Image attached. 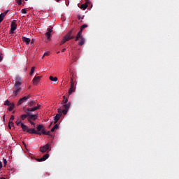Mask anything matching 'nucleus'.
I'll use <instances>...</instances> for the list:
<instances>
[{"label": "nucleus", "mask_w": 179, "mask_h": 179, "mask_svg": "<svg viewBox=\"0 0 179 179\" xmlns=\"http://www.w3.org/2000/svg\"><path fill=\"white\" fill-rule=\"evenodd\" d=\"M22 86V78L19 76L15 77V82L13 86V93L14 96H17L18 93H20L22 92V88L20 87Z\"/></svg>", "instance_id": "1"}, {"label": "nucleus", "mask_w": 179, "mask_h": 179, "mask_svg": "<svg viewBox=\"0 0 179 179\" xmlns=\"http://www.w3.org/2000/svg\"><path fill=\"white\" fill-rule=\"evenodd\" d=\"M72 30H71L66 36L63 37V39L66 41H69V40H72L75 38V36H71Z\"/></svg>", "instance_id": "2"}, {"label": "nucleus", "mask_w": 179, "mask_h": 179, "mask_svg": "<svg viewBox=\"0 0 179 179\" xmlns=\"http://www.w3.org/2000/svg\"><path fill=\"white\" fill-rule=\"evenodd\" d=\"M61 115H62V113L61 112V108H58V113L56 114V115L53 117L54 124H57L58 121H59V118H61Z\"/></svg>", "instance_id": "3"}, {"label": "nucleus", "mask_w": 179, "mask_h": 179, "mask_svg": "<svg viewBox=\"0 0 179 179\" xmlns=\"http://www.w3.org/2000/svg\"><path fill=\"white\" fill-rule=\"evenodd\" d=\"M40 150L42 153H45L47 150H51V145L50 143H47L46 145H43V147L40 148Z\"/></svg>", "instance_id": "4"}, {"label": "nucleus", "mask_w": 179, "mask_h": 179, "mask_svg": "<svg viewBox=\"0 0 179 179\" xmlns=\"http://www.w3.org/2000/svg\"><path fill=\"white\" fill-rule=\"evenodd\" d=\"M51 33H52V28H48V32L45 34L47 38L46 43H48L51 40Z\"/></svg>", "instance_id": "5"}, {"label": "nucleus", "mask_w": 179, "mask_h": 179, "mask_svg": "<svg viewBox=\"0 0 179 179\" xmlns=\"http://www.w3.org/2000/svg\"><path fill=\"white\" fill-rule=\"evenodd\" d=\"M31 97L30 95H28L27 96H24L21 99H20V100L17 102V106H21V104H23V103H24L25 101H27L28 99H29Z\"/></svg>", "instance_id": "6"}, {"label": "nucleus", "mask_w": 179, "mask_h": 179, "mask_svg": "<svg viewBox=\"0 0 179 179\" xmlns=\"http://www.w3.org/2000/svg\"><path fill=\"white\" fill-rule=\"evenodd\" d=\"M27 132H28V134H36V135H43V133L36 131V130L33 128L28 129Z\"/></svg>", "instance_id": "7"}, {"label": "nucleus", "mask_w": 179, "mask_h": 179, "mask_svg": "<svg viewBox=\"0 0 179 179\" xmlns=\"http://www.w3.org/2000/svg\"><path fill=\"white\" fill-rule=\"evenodd\" d=\"M41 79V76H35L32 80L34 85H38V82Z\"/></svg>", "instance_id": "8"}, {"label": "nucleus", "mask_w": 179, "mask_h": 179, "mask_svg": "<svg viewBox=\"0 0 179 179\" xmlns=\"http://www.w3.org/2000/svg\"><path fill=\"white\" fill-rule=\"evenodd\" d=\"M17 27V25L16 24V22H12L10 25L11 33H15V30H16Z\"/></svg>", "instance_id": "9"}, {"label": "nucleus", "mask_w": 179, "mask_h": 179, "mask_svg": "<svg viewBox=\"0 0 179 179\" xmlns=\"http://www.w3.org/2000/svg\"><path fill=\"white\" fill-rule=\"evenodd\" d=\"M50 157V155L45 154L42 158L38 159V162H45Z\"/></svg>", "instance_id": "10"}, {"label": "nucleus", "mask_w": 179, "mask_h": 179, "mask_svg": "<svg viewBox=\"0 0 179 179\" xmlns=\"http://www.w3.org/2000/svg\"><path fill=\"white\" fill-rule=\"evenodd\" d=\"M27 120H28V121H30L31 120H34V121L35 120H37V115L29 114Z\"/></svg>", "instance_id": "11"}, {"label": "nucleus", "mask_w": 179, "mask_h": 179, "mask_svg": "<svg viewBox=\"0 0 179 179\" xmlns=\"http://www.w3.org/2000/svg\"><path fill=\"white\" fill-rule=\"evenodd\" d=\"M36 110H37V108H36V106H34L33 108H27L25 110V113L29 115V114H31L30 111H36Z\"/></svg>", "instance_id": "12"}, {"label": "nucleus", "mask_w": 179, "mask_h": 179, "mask_svg": "<svg viewBox=\"0 0 179 179\" xmlns=\"http://www.w3.org/2000/svg\"><path fill=\"white\" fill-rule=\"evenodd\" d=\"M44 128V126H43V124H38L36 127V132H43V129Z\"/></svg>", "instance_id": "13"}, {"label": "nucleus", "mask_w": 179, "mask_h": 179, "mask_svg": "<svg viewBox=\"0 0 179 179\" xmlns=\"http://www.w3.org/2000/svg\"><path fill=\"white\" fill-rule=\"evenodd\" d=\"M82 31H82V29H80L79 31V32L78 33V34L76 37V41H78V40H79V38H82Z\"/></svg>", "instance_id": "14"}, {"label": "nucleus", "mask_w": 179, "mask_h": 179, "mask_svg": "<svg viewBox=\"0 0 179 179\" xmlns=\"http://www.w3.org/2000/svg\"><path fill=\"white\" fill-rule=\"evenodd\" d=\"M22 40L26 44H30V38L23 36Z\"/></svg>", "instance_id": "15"}, {"label": "nucleus", "mask_w": 179, "mask_h": 179, "mask_svg": "<svg viewBox=\"0 0 179 179\" xmlns=\"http://www.w3.org/2000/svg\"><path fill=\"white\" fill-rule=\"evenodd\" d=\"M34 104H36V101H34V99H32L31 101H29L28 102L29 107H33V106H34Z\"/></svg>", "instance_id": "16"}, {"label": "nucleus", "mask_w": 179, "mask_h": 179, "mask_svg": "<svg viewBox=\"0 0 179 179\" xmlns=\"http://www.w3.org/2000/svg\"><path fill=\"white\" fill-rule=\"evenodd\" d=\"M21 127L24 131H27V130L29 129V128H27V127L24 124L21 123Z\"/></svg>", "instance_id": "17"}, {"label": "nucleus", "mask_w": 179, "mask_h": 179, "mask_svg": "<svg viewBox=\"0 0 179 179\" xmlns=\"http://www.w3.org/2000/svg\"><path fill=\"white\" fill-rule=\"evenodd\" d=\"M49 79H50V80H51L52 82H57V80H58V78H57V77H52V76H50V77H49Z\"/></svg>", "instance_id": "18"}, {"label": "nucleus", "mask_w": 179, "mask_h": 179, "mask_svg": "<svg viewBox=\"0 0 179 179\" xmlns=\"http://www.w3.org/2000/svg\"><path fill=\"white\" fill-rule=\"evenodd\" d=\"M15 108V103H12L8 108V111H12Z\"/></svg>", "instance_id": "19"}, {"label": "nucleus", "mask_w": 179, "mask_h": 179, "mask_svg": "<svg viewBox=\"0 0 179 179\" xmlns=\"http://www.w3.org/2000/svg\"><path fill=\"white\" fill-rule=\"evenodd\" d=\"M42 135H51V132L50 131H45V129H42V132H41Z\"/></svg>", "instance_id": "20"}, {"label": "nucleus", "mask_w": 179, "mask_h": 179, "mask_svg": "<svg viewBox=\"0 0 179 179\" xmlns=\"http://www.w3.org/2000/svg\"><path fill=\"white\" fill-rule=\"evenodd\" d=\"M63 107L65 108V110H69V108L71 107V103H69L67 104H64Z\"/></svg>", "instance_id": "21"}, {"label": "nucleus", "mask_w": 179, "mask_h": 179, "mask_svg": "<svg viewBox=\"0 0 179 179\" xmlns=\"http://www.w3.org/2000/svg\"><path fill=\"white\" fill-rule=\"evenodd\" d=\"M81 40L78 43L79 45H83L85 44V39L83 38V36H81Z\"/></svg>", "instance_id": "22"}, {"label": "nucleus", "mask_w": 179, "mask_h": 179, "mask_svg": "<svg viewBox=\"0 0 179 179\" xmlns=\"http://www.w3.org/2000/svg\"><path fill=\"white\" fill-rule=\"evenodd\" d=\"M27 117H29V114L27 113V115L26 114L22 115L20 116V118H21V120H26V118H27Z\"/></svg>", "instance_id": "23"}, {"label": "nucleus", "mask_w": 179, "mask_h": 179, "mask_svg": "<svg viewBox=\"0 0 179 179\" xmlns=\"http://www.w3.org/2000/svg\"><path fill=\"white\" fill-rule=\"evenodd\" d=\"M59 127L58 126V124H56L52 129H51V131L54 132V131H55V129H58Z\"/></svg>", "instance_id": "24"}, {"label": "nucleus", "mask_w": 179, "mask_h": 179, "mask_svg": "<svg viewBox=\"0 0 179 179\" xmlns=\"http://www.w3.org/2000/svg\"><path fill=\"white\" fill-rule=\"evenodd\" d=\"M87 8V4H83L80 6V9H83V10H86Z\"/></svg>", "instance_id": "25"}, {"label": "nucleus", "mask_w": 179, "mask_h": 179, "mask_svg": "<svg viewBox=\"0 0 179 179\" xmlns=\"http://www.w3.org/2000/svg\"><path fill=\"white\" fill-rule=\"evenodd\" d=\"M71 87L75 89V84L73 83V78H71Z\"/></svg>", "instance_id": "26"}, {"label": "nucleus", "mask_w": 179, "mask_h": 179, "mask_svg": "<svg viewBox=\"0 0 179 179\" xmlns=\"http://www.w3.org/2000/svg\"><path fill=\"white\" fill-rule=\"evenodd\" d=\"M62 104H66L68 103V99H65V96H63Z\"/></svg>", "instance_id": "27"}, {"label": "nucleus", "mask_w": 179, "mask_h": 179, "mask_svg": "<svg viewBox=\"0 0 179 179\" xmlns=\"http://www.w3.org/2000/svg\"><path fill=\"white\" fill-rule=\"evenodd\" d=\"M3 104H4V106H10L12 104V103H10V101H9V100H6V101H5Z\"/></svg>", "instance_id": "28"}, {"label": "nucleus", "mask_w": 179, "mask_h": 179, "mask_svg": "<svg viewBox=\"0 0 179 179\" xmlns=\"http://www.w3.org/2000/svg\"><path fill=\"white\" fill-rule=\"evenodd\" d=\"M3 17H5V15L1 13L0 14V23L3 20Z\"/></svg>", "instance_id": "29"}, {"label": "nucleus", "mask_w": 179, "mask_h": 179, "mask_svg": "<svg viewBox=\"0 0 179 179\" xmlns=\"http://www.w3.org/2000/svg\"><path fill=\"white\" fill-rule=\"evenodd\" d=\"M73 92H75V88L70 87L69 94H71V93H73Z\"/></svg>", "instance_id": "30"}, {"label": "nucleus", "mask_w": 179, "mask_h": 179, "mask_svg": "<svg viewBox=\"0 0 179 179\" xmlns=\"http://www.w3.org/2000/svg\"><path fill=\"white\" fill-rule=\"evenodd\" d=\"M61 113H63V114H64V115H66V114H68V110H66V109H64L63 110H61Z\"/></svg>", "instance_id": "31"}, {"label": "nucleus", "mask_w": 179, "mask_h": 179, "mask_svg": "<svg viewBox=\"0 0 179 179\" xmlns=\"http://www.w3.org/2000/svg\"><path fill=\"white\" fill-rule=\"evenodd\" d=\"M34 69H35V67H32L31 69V72H30V76H33V73H34Z\"/></svg>", "instance_id": "32"}, {"label": "nucleus", "mask_w": 179, "mask_h": 179, "mask_svg": "<svg viewBox=\"0 0 179 179\" xmlns=\"http://www.w3.org/2000/svg\"><path fill=\"white\" fill-rule=\"evenodd\" d=\"M87 27V24H83L81 26V30L83 31V29H86Z\"/></svg>", "instance_id": "33"}, {"label": "nucleus", "mask_w": 179, "mask_h": 179, "mask_svg": "<svg viewBox=\"0 0 179 179\" xmlns=\"http://www.w3.org/2000/svg\"><path fill=\"white\" fill-rule=\"evenodd\" d=\"M8 12H9V10H6L4 13H1L4 16H6L8 14Z\"/></svg>", "instance_id": "34"}, {"label": "nucleus", "mask_w": 179, "mask_h": 179, "mask_svg": "<svg viewBox=\"0 0 179 179\" xmlns=\"http://www.w3.org/2000/svg\"><path fill=\"white\" fill-rule=\"evenodd\" d=\"M16 124L19 127V125H22V121H17Z\"/></svg>", "instance_id": "35"}, {"label": "nucleus", "mask_w": 179, "mask_h": 179, "mask_svg": "<svg viewBox=\"0 0 179 179\" xmlns=\"http://www.w3.org/2000/svg\"><path fill=\"white\" fill-rule=\"evenodd\" d=\"M16 2L18 5H22V0H16Z\"/></svg>", "instance_id": "36"}, {"label": "nucleus", "mask_w": 179, "mask_h": 179, "mask_svg": "<svg viewBox=\"0 0 179 179\" xmlns=\"http://www.w3.org/2000/svg\"><path fill=\"white\" fill-rule=\"evenodd\" d=\"M22 13H24V15H26V13H27V11H26V9L23 8L22 10Z\"/></svg>", "instance_id": "37"}, {"label": "nucleus", "mask_w": 179, "mask_h": 179, "mask_svg": "<svg viewBox=\"0 0 179 179\" xmlns=\"http://www.w3.org/2000/svg\"><path fill=\"white\" fill-rule=\"evenodd\" d=\"M66 41L62 38L61 43H60V45H62V44H65Z\"/></svg>", "instance_id": "38"}, {"label": "nucleus", "mask_w": 179, "mask_h": 179, "mask_svg": "<svg viewBox=\"0 0 179 179\" xmlns=\"http://www.w3.org/2000/svg\"><path fill=\"white\" fill-rule=\"evenodd\" d=\"M7 164H8V162L6 161V159H3V164H4V166H6Z\"/></svg>", "instance_id": "39"}, {"label": "nucleus", "mask_w": 179, "mask_h": 179, "mask_svg": "<svg viewBox=\"0 0 179 179\" xmlns=\"http://www.w3.org/2000/svg\"><path fill=\"white\" fill-rule=\"evenodd\" d=\"M44 55H45V56L50 55V52H45V53H44Z\"/></svg>", "instance_id": "40"}, {"label": "nucleus", "mask_w": 179, "mask_h": 179, "mask_svg": "<svg viewBox=\"0 0 179 179\" xmlns=\"http://www.w3.org/2000/svg\"><path fill=\"white\" fill-rule=\"evenodd\" d=\"M30 122L31 125H35L34 122L31 120L29 121Z\"/></svg>", "instance_id": "41"}, {"label": "nucleus", "mask_w": 179, "mask_h": 179, "mask_svg": "<svg viewBox=\"0 0 179 179\" xmlns=\"http://www.w3.org/2000/svg\"><path fill=\"white\" fill-rule=\"evenodd\" d=\"M2 59H3L2 55H1V54H0V62H2Z\"/></svg>", "instance_id": "42"}, {"label": "nucleus", "mask_w": 179, "mask_h": 179, "mask_svg": "<svg viewBox=\"0 0 179 179\" xmlns=\"http://www.w3.org/2000/svg\"><path fill=\"white\" fill-rule=\"evenodd\" d=\"M40 107H41V106H40V105H37V106H35V108H37V110H38L39 108H40Z\"/></svg>", "instance_id": "43"}, {"label": "nucleus", "mask_w": 179, "mask_h": 179, "mask_svg": "<svg viewBox=\"0 0 179 179\" xmlns=\"http://www.w3.org/2000/svg\"><path fill=\"white\" fill-rule=\"evenodd\" d=\"M10 125H13V122H9V127L10 128Z\"/></svg>", "instance_id": "44"}, {"label": "nucleus", "mask_w": 179, "mask_h": 179, "mask_svg": "<svg viewBox=\"0 0 179 179\" xmlns=\"http://www.w3.org/2000/svg\"><path fill=\"white\" fill-rule=\"evenodd\" d=\"M10 120L13 121V120H15V116H13V115H11V117H10Z\"/></svg>", "instance_id": "45"}, {"label": "nucleus", "mask_w": 179, "mask_h": 179, "mask_svg": "<svg viewBox=\"0 0 179 179\" xmlns=\"http://www.w3.org/2000/svg\"><path fill=\"white\" fill-rule=\"evenodd\" d=\"M78 20H80V19H81L80 15H78Z\"/></svg>", "instance_id": "46"}, {"label": "nucleus", "mask_w": 179, "mask_h": 179, "mask_svg": "<svg viewBox=\"0 0 179 179\" xmlns=\"http://www.w3.org/2000/svg\"><path fill=\"white\" fill-rule=\"evenodd\" d=\"M2 169V162L0 161V169Z\"/></svg>", "instance_id": "47"}, {"label": "nucleus", "mask_w": 179, "mask_h": 179, "mask_svg": "<svg viewBox=\"0 0 179 179\" xmlns=\"http://www.w3.org/2000/svg\"><path fill=\"white\" fill-rule=\"evenodd\" d=\"M66 50V48H64L62 50V52H64Z\"/></svg>", "instance_id": "48"}, {"label": "nucleus", "mask_w": 179, "mask_h": 179, "mask_svg": "<svg viewBox=\"0 0 179 179\" xmlns=\"http://www.w3.org/2000/svg\"><path fill=\"white\" fill-rule=\"evenodd\" d=\"M34 40L32 39L31 42V45H34Z\"/></svg>", "instance_id": "49"}, {"label": "nucleus", "mask_w": 179, "mask_h": 179, "mask_svg": "<svg viewBox=\"0 0 179 179\" xmlns=\"http://www.w3.org/2000/svg\"><path fill=\"white\" fill-rule=\"evenodd\" d=\"M44 57H45V55H43V57H42V59H43V58H44Z\"/></svg>", "instance_id": "50"}, {"label": "nucleus", "mask_w": 179, "mask_h": 179, "mask_svg": "<svg viewBox=\"0 0 179 179\" xmlns=\"http://www.w3.org/2000/svg\"><path fill=\"white\" fill-rule=\"evenodd\" d=\"M57 1V2H59V0H56Z\"/></svg>", "instance_id": "51"}, {"label": "nucleus", "mask_w": 179, "mask_h": 179, "mask_svg": "<svg viewBox=\"0 0 179 179\" xmlns=\"http://www.w3.org/2000/svg\"><path fill=\"white\" fill-rule=\"evenodd\" d=\"M0 179H5V178H1Z\"/></svg>", "instance_id": "52"}, {"label": "nucleus", "mask_w": 179, "mask_h": 179, "mask_svg": "<svg viewBox=\"0 0 179 179\" xmlns=\"http://www.w3.org/2000/svg\"><path fill=\"white\" fill-rule=\"evenodd\" d=\"M57 54H59V52H57Z\"/></svg>", "instance_id": "53"}, {"label": "nucleus", "mask_w": 179, "mask_h": 179, "mask_svg": "<svg viewBox=\"0 0 179 179\" xmlns=\"http://www.w3.org/2000/svg\"><path fill=\"white\" fill-rule=\"evenodd\" d=\"M3 118L5 119V115L3 116Z\"/></svg>", "instance_id": "54"}, {"label": "nucleus", "mask_w": 179, "mask_h": 179, "mask_svg": "<svg viewBox=\"0 0 179 179\" xmlns=\"http://www.w3.org/2000/svg\"><path fill=\"white\" fill-rule=\"evenodd\" d=\"M25 1H27V0H25Z\"/></svg>", "instance_id": "55"}]
</instances>
